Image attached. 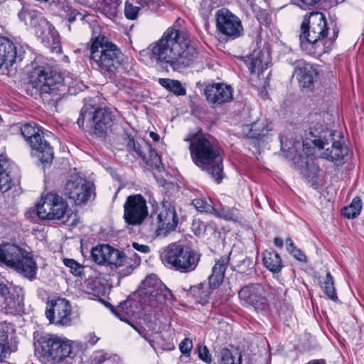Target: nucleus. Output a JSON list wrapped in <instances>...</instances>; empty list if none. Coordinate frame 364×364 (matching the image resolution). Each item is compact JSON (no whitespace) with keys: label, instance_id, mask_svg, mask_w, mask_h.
I'll return each instance as SVG.
<instances>
[{"label":"nucleus","instance_id":"nucleus-54","mask_svg":"<svg viewBox=\"0 0 364 364\" xmlns=\"http://www.w3.org/2000/svg\"><path fill=\"white\" fill-rule=\"evenodd\" d=\"M285 243H286L287 250L289 253L293 252V250H294L296 248V247L294 245V242L291 237L287 238Z\"/></svg>","mask_w":364,"mask_h":364},{"label":"nucleus","instance_id":"nucleus-46","mask_svg":"<svg viewBox=\"0 0 364 364\" xmlns=\"http://www.w3.org/2000/svg\"><path fill=\"white\" fill-rule=\"evenodd\" d=\"M292 4L301 9L311 10L316 9L323 0H291Z\"/></svg>","mask_w":364,"mask_h":364},{"label":"nucleus","instance_id":"nucleus-55","mask_svg":"<svg viewBox=\"0 0 364 364\" xmlns=\"http://www.w3.org/2000/svg\"><path fill=\"white\" fill-rule=\"evenodd\" d=\"M94 361L95 364H101L102 363H106L107 360L104 354L99 353L96 355Z\"/></svg>","mask_w":364,"mask_h":364},{"label":"nucleus","instance_id":"nucleus-62","mask_svg":"<svg viewBox=\"0 0 364 364\" xmlns=\"http://www.w3.org/2000/svg\"><path fill=\"white\" fill-rule=\"evenodd\" d=\"M146 341L148 340V337L146 336V335L145 333H144L142 336H141Z\"/></svg>","mask_w":364,"mask_h":364},{"label":"nucleus","instance_id":"nucleus-56","mask_svg":"<svg viewBox=\"0 0 364 364\" xmlns=\"http://www.w3.org/2000/svg\"><path fill=\"white\" fill-rule=\"evenodd\" d=\"M139 4L141 5V7L146 6L147 8H149L151 4H154V2L150 0H140L139 1Z\"/></svg>","mask_w":364,"mask_h":364},{"label":"nucleus","instance_id":"nucleus-14","mask_svg":"<svg viewBox=\"0 0 364 364\" xmlns=\"http://www.w3.org/2000/svg\"><path fill=\"white\" fill-rule=\"evenodd\" d=\"M68 204L63 198L55 193L43 196L41 203L36 206V213L43 220H60L65 214Z\"/></svg>","mask_w":364,"mask_h":364},{"label":"nucleus","instance_id":"nucleus-51","mask_svg":"<svg viewBox=\"0 0 364 364\" xmlns=\"http://www.w3.org/2000/svg\"><path fill=\"white\" fill-rule=\"evenodd\" d=\"M192 348H193V343H192V341L190 338L183 339L179 345V348H180L181 353L183 354L189 353L191 352Z\"/></svg>","mask_w":364,"mask_h":364},{"label":"nucleus","instance_id":"nucleus-44","mask_svg":"<svg viewBox=\"0 0 364 364\" xmlns=\"http://www.w3.org/2000/svg\"><path fill=\"white\" fill-rule=\"evenodd\" d=\"M40 132H41V129L31 123L25 124L21 128V134L28 143L33 138V136H36Z\"/></svg>","mask_w":364,"mask_h":364},{"label":"nucleus","instance_id":"nucleus-33","mask_svg":"<svg viewBox=\"0 0 364 364\" xmlns=\"http://www.w3.org/2000/svg\"><path fill=\"white\" fill-rule=\"evenodd\" d=\"M262 261L264 266L273 273H279L282 268L280 255L274 250H266L263 252Z\"/></svg>","mask_w":364,"mask_h":364},{"label":"nucleus","instance_id":"nucleus-8","mask_svg":"<svg viewBox=\"0 0 364 364\" xmlns=\"http://www.w3.org/2000/svg\"><path fill=\"white\" fill-rule=\"evenodd\" d=\"M92 259L99 264H107L111 267L124 268L120 272L122 277L130 274L140 263V258L134 254L133 257L125 256L124 253L109 245H102L92 250Z\"/></svg>","mask_w":364,"mask_h":364},{"label":"nucleus","instance_id":"nucleus-60","mask_svg":"<svg viewBox=\"0 0 364 364\" xmlns=\"http://www.w3.org/2000/svg\"><path fill=\"white\" fill-rule=\"evenodd\" d=\"M148 343L150 344V346L154 348V341L152 340H151L150 338H148L147 340Z\"/></svg>","mask_w":364,"mask_h":364},{"label":"nucleus","instance_id":"nucleus-4","mask_svg":"<svg viewBox=\"0 0 364 364\" xmlns=\"http://www.w3.org/2000/svg\"><path fill=\"white\" fill-rule=\"evenodd\" d=\"M193 162L220 183L223 177L222 159L217 143L212 137L198 136L190 144Z\"/></svg>","mask_w":364,"mask_h":364},{"label":"nucleus","instance_id":"nucleus-15","mask_svg":"<svg viewBox=\"0 0 364 364\" xmlns=\"http://www.w3.org/2000/svg\"><path fill=\"white\" fill-rule=\"evenodd\" d=\"M70 302L64 298L57 297L46 304V316L50 323L58 326H68L72 322Z\"/></svg>","mask_w":364,"mask_h":364},{"label":"nucleus","instance_id":"nucleus-48","mask_svg":"<svg viewBox=\"0 0 364 364\" xmlns=\"http://www.w3.org/2000/svg\"><path fill=\"white\" fill-rule=\"evenodd\" d=\"M140 6H134L131 1H127L124 6L125 16L129 19H135L137 16Z\"/></svg>","mask_w":364,"mask_h":364},{"label":"nucleus","instance_id":"nucleus-47","mask_svg":"<svg viewBox=\"0 0 364 364\" xmlns=\"http://www.w3.org/2000/svg\"><path fill=\"white\" fill-rule=\"evenodd\" d=\"M235 211L236 210L232 208L222 207L219 210L216 209V212H213V214L226 220H235L236 218Z\"/></svg>","mask_w":364,"mask_h":364},{"label":"nucleus","instance_id":"nucleus-35","mask_svg":"<svg viewBox=\"0 0 364 364\" xmlns=\"http://www.w3.org/2000/svg\"><path fill=\"white\" fill-rule=\"evenodd\" d=\"M52 4H53L56 9L60 12V15L64 16L68 18L69 22H73L76 19L77 15L79 13L73 9L66 0H58L57 1H53Z\"/></svg>","mask_w":364,"mask_h":364},{"label":"nucleus","instance_id":"nucleus-53","mask_svg":"<svg viewBox=\"0 0 364 364\" xmlns=\"http://www.w3.org/2000/svg\"><path fill=\"white\" fill-rule=\"evenodd\" d=\"M132 247L134 250L142 253H148L150 252V247L146 245H140L136 242H133Z\"/></svg>","mask_w":364,"mask_h":364},{"label":"nucleus","instance_id":"nucleus-17","mask_svg":"<svg viewBox=\"0 0 364 364\" xmlns=\"http://www.w3.org/2000/svg\"><path fill=\"white\" fill-rule=\"evenodd\" d=\"M151 230L156 236H166L175 230L178 225V218L173 206L171 204L164 205L158 214H152Z\"/></svg>","mask_w":364,"mask_h":364},{"label":"nucleus","instance_id":"nucleus-57","mask_svg":"<svg viewBox=\"0 0 364 364\" xmlns=\"http://www.w3.org/2000/svg\"><path fill=\"white\" fill-rule=\"evenodd\" d=\"M274 244L278 247H282L283 246L284 242L282 238L277 237L274 239Z\"/></svg>","mask_w":364,"mask_h":364},{"label":"nucleus","instance_id":"nucleus-37","mask_svg":"<svg viewBox=\"0 0 364 364\" xmlns=\"http://www.w3.org/2000/svg\"><path fill=\"white\" fill-rule=\"evenodd\" d=\"M211 287L208 284L200 283L197 286L191 287L190 289V294L196 299V301L200 304L205 302L208 298Z\"/></svg>","mask_w":364,"mask_h":364},{"label":"nucleus","instance_id":"nucleus-2","mask_svg":"<svg viewBox=\"0 0 364 364\" xmlns=\"http://www.w3.org/2000/svg\"><path fill=\"white\" fill-rule=\"evenodd\" d=\"M299 42L301 48L311 55L320 56L330 51L338 36V31H333L332 38H326L327 23L324 15L320 12H311L301 25Z\"/></svg>","mask_w":364,"mask_h":364},{"label":"nucleus","instance_id":"nucleus-31","mask_svg":"<svg viewBox=\"0 0 364 364\" xmlns=\"http://www.w3.org/2000/svg\"><path fill=\"white\" fill-rule=\"evenodd\" d=\"M122 0H93L95 9L109 19L115 18Z\"/></svg>","mask_w":364,"mask_h":364},{"label":"nucleus","instance_id":"nucleus-3","mask_svg":"<svg viewBox=\"0 0 364 364\" xmlns=\"http://www.w3.org/2000/svg\"><path fill=\"white\" fill-rule=\"evenodd\" d=\"M128 58L104 36L96 37L90 46V64L110 79L127 69Z\"/></svg>","mask_w":364,"mask_h":364},{"label":"nucleus","instance_id":"nucleus-32","mask_svg":"<svg viewBox=\"0 0 364 364\" xmlns=\"http://www.w3.org/2000/svg\"><path fill=\"white\" fill-rule=\"evenodd\" d=\"M21 250V247L14 244H0V263L11 267Z\"/></svg>","mask_w":364,"mask_h":364},{"label":"nucleus","instance_id":"nucleus-40","mask_svg":"<svg viewBox=\"0 0 364 364\" xmlns=\"http://www.w3.org/2000/svg\"><path fill=\"white\" fill-rule=\"evenodd\" d=\"M361 208V200L360 198L355 197L349 205L343 208L342 214L348 218H354L360 214Z\"/></svg>","mask_w":364,"mask_h":364},{"label":"nucleus","instance_id":"nucleus-61","mask_svg":"<svg viewBox=\"0 0 364 364\" xmlns=\"http://www.w3.org/2000/svg\"><path fill=\"white\" fill-rule=\"evenodd\" d=\"M149 51L148 50H143L140 52L141 55H144L145 53H148Z\"/></svg>","mask_w":364,"mask_h":364},{"label":"nucleus","instance_id":"nucleus-29","mask_svg":"<svg viewBox=\"0 0 364 364\" xmlns=\"http://www.w3.org/2000/svg\"><path fill=\"white\" fill-rule=\"evenodd\" d=\"M294 73L301 87L311 89L317 80L318 72L310 63L299 60L296 62Z\"/></svg>","mask_w":364,"mask_h":364},{"label":"nucleus","instance_id":"nucleus-50","mask_svg":"<svg viewBox=\"0 0 364 364\" xmlns=\"http://www.w3.org/2000/svg\"><path fill=\"white\" fill-rule=\"evenodd\" d=\"M198 357L200 359L206 363H210L212 361V357L208 348L205 346H200L198 347Z\"/></svg>","mask_w":364,"mask_h":364},{"label":"nucleus","instance_id":"nucleus-25","mask_svg":"<svg viewBox=\"0 0 364 364\" xmlns=\"http://www.w3.org/2000/svg\"><path fill=\"white\" fill-rule=\"evenodd\" d=\"M11 268L30 281L36 277L38 272V265L33 254L22 248Z\"/></svg>","mask_w":364,"mask_h":364},{"label":"nucleus","instance_id":"nucleus-43","mask_svg":"<svg viewBox=\"0 0 364 364\" xmlns=\"http://www.w3.org/2000/svg\"><path fill=\"white\" fill-rule=\"evenodd\" d=\"M63 264L69 269L70 273L75 277H81L83 274L84 266L77 262L73 259L65 258L63 259Z\"/></svg>","mask_w":364,"mask_h":364},{"label":"nucleus","instance_id":"nucleus-21","mask_svg":"<svg viewBox=\"0 0 364 364\" xmlns=\"http://www.w3.org/2000/svg\"><path fill=\"white\" fill-rule=\"evenodd\" d=\"M24 23L36 28V33L49 40L50 36L55 42L58 32L55 28L43 17L41 13L35 10L21 11L18 14Z\"/></svg>","mask_w":364,"mask_h":364},{"label":"nucleus","instance_id":"nucleus-20","mask_svg":"<svg viewBox=\"0 0 364 364\" xmlns=\"http://www.w3.org/2000/svg\"><path fill=\"white\" fill-rule=\"evenodd\" d=\"M65 193L77 205L86 202L92 193V185L79 173L70 176L65 186Z\"/></svg>","mask_w":364,"mask_h":364},{"label":"nucleus","instance_id":"nucleus-49","mask_svg":"<svg viewBox=\"0 0 364 364\" xmlns=\"http://www.w3.org/2000/svg\"><path fill=\"white\" fill-rule=\"evenodd\" d=\"M144 143L146 142L144 141ZM128 146L133 148L134 151L141 156L143 160H145L147 151L144 149V144H143V145H140L138 142H136L133 139H132L128 141Z\"/></svg>","mask_w":364,"mask_h":364},{"label":"nucleus","instance_id":"nucleus-1","mask_svg":"<svg viewBox=\"0 0 364 364\" xmlns=\"http://www.w3.org/2000/svg\"><path fill=\"white\" fill-rule=\"evenodd\" d=\"M150 47L151 58L174 71L191 66L198 58L196 46L188 35L174 28H168Z\"/></svg>","mask_w":364,"mask_h":364},{"label":"nucleus","instance_id":"nucleus-13","mask_svg":"<svg viewBox=\"0 0 364 364\" xmlns=\"http://www.w3.org/2000/svg\"><path fill=\"white\" fill-rule=\"evenodd\" d=\"M281 146L282 149L285 150V147L287 148L288 152L291 155H294V160L297 164V168L300 171L301 173L305 177L309 183H311V186L314 189H318L320 186L318 181V173L320 171L318 166L315 163L312 157L302 156L299 150L301 146H304V144H301L300 141H296L291 146H289L284 144L283 138H281Z\"/></svg>","mask_w":364,"mask_h":364},{"label":"nucleus","instance_id":"nucleus-22","mask_svg":"<svg viewBox=\"0 0 364 364\" xmlns=\"http://www.w3.org/2000/svg\"><path fill=\"white\" fill-rule=\"evenodd\" d=\"M23 293L21 288L0 284V311L6 314L18 313L22 310Z\"/></svg>","mask_w":364,"mask_h":364},{"label":"nucleus","instance_id":"nucleus-18","mask_svg":"<svg viewBox=\"0 0 364 364\" xmlns=\"http://www.w3.org/2000/svg\"><path fill=\"white\" fill-rule=\"evenodd\" d=\"M333 132L326 130L323 135L312 140L313 144L318 148L323 149L321 156L331 161H340L348 154V148L340 141H335L333 139Z\"/></svg>","mask_w":364,"mask_h":364},{"label":"nucleus","instance_id":"nucleus-7","mask_svg":"<svg viewBox=\"0 0 364 364\" xmlns=\"http://www.w3.org/2000/svg\"><path fill=\"white\" fill-rule=\"evenodd\" d=\"M161 259L175 271L188 273L196 269L200 256L191 247L173 242L163 249Z\"/></svg>","mask_w":364,"mask_h":364},{"label":"nucleus","instance_id":"nucleus-26","mask_svg":"<svg viewBox=\"0 0 364 364\" xmlns=\"http://www.w3.org/2000/svg\"><path fill=\"white\" fill-rule=\"evenodd\" d=\"M204 94L213 107L228 102L232 99V89L223 83H213L206 85Z\"/></svg>","mask_w":364,"mask_h":364},{"label":"nucleus","instance_id":"nucleus-9","mask_svg":"<svg viewBox=\"0 0 364 364\" xmlns=\"http://www.w3.org/2000/svg\"><path fill=\"white\" fill-rule=\"evenodd\" d=\"M92 107L84 106L80 113L77 124L82 128L87 122L88 132L97 137L105 135L113 124L112 112L106 108H98L92 111Z\"/></svg>","mask_w":364,"mask_h":364},{"label":"nucleus","instance_id":"nucleus-42","mask_svg":"<svg viewBox=\"0 0 364 364\" xmlns=\"http://www.w3.org/2000/svg\"><path fill=\"white\" fill-rule=\"evenodd\" d=\"M241 359L242 356L238 353L233 355L228 349H223L220 364H241Z\"/></svg>","mask_w":364,"mask_h":364},{"label":"nucleus","instance_id":"nucleus-12","mask_svg":"<svg viewBox=\"0 0 364 364\" xmlns=\"http://www.w3.org/2000/svg\"><path fill=\"white\" fill-rule=\"evenodd\" d=\"M245 63L252 75L251 78L252 85L259 87L257 80H262V87L260 90V95L262 97L267 95L266 87L269 85L267 76H264V72L268 68L271 62L270 55L267 49L255 50L252 53L246 56L244 59Z\"/></svg>","mask_w":364,"mask_h":364},{"label":"nucleus","instance_id":"nucleus-59","mask_svg":"<svg viewBox=\"0 0 364 364\" xmlns=\"http://www.w3.org/2000/svg\"><path fill=\"white\" fill-rule=\"evenodd\" d=\"M149 136L154 141H158L159 140V136L158 134L154 132H149Z\"/></svg>","mask_w":364,"mask_h":364},{"label":"nucleus","instance_id":"nucleus-58","mask_svg":"<svg viewBox=\"0 0 364 364\" xmlns=\"http://www.w3.org/2000/svg\"><path fill=\"white\" fill-rule=\"evenodd\" d=\"M98 340H99V338H97L95 334L90 335L89 343L91 345H95L97 342Z\"/></svg>","mask_w":364,"mask_h":364},{"label":"nucleus","instance_id":"nucleus-63","mask_svg":"<svg viewBox=\"0 0 364 364\" xmlns=\"http://www.w3.org/2000/svg\"><path fill=\"white\" fill-rule=\"evenodd\" d=\"M135 329L139 332V333L142 336L144 334L143 332L140 331L139 330H138L137 328H135Z\"/></svg>","mask_w":364,"mask_h":364},{"label":"nucleus","instance_id":"nucleus-11","mask_svg":"<svg viewBox=\"0 0 364 364\" xmlns=\"http://www.w3.org/2000/svg\"><path fill=\"white\" fill-rule=\"evenodd\" d=\"M165 287L156 275L146 277L141 282L136 291V296H141L142 302L151 306L154 313L159 312L166 303Z\"/></svg>","mask_w":364,"mask_h":364},{"label":"nucleus","instance_id":"nucleus-52","mask_svg":"<svg viewBox=\"0 0 364 364\" xmlns=\"http://www.w3.org/2000/svg\"><path fill=\"white\" fill-rule=\"evenodd\" d=\"M296 259L300 262H306V257L303 251L297 247L290 253Z\"/></svg>","mask_w":364,"mask_h":364},{"label":"nucleus","instance_id":"nucleus-45","mask_svg":"<svg viewBox=\"0 0 364 364\" xmlns=\"http://www.w3.org/2000/svg\"><path fill=\"white\" fill-rule=\"evenodd\" d=\"M193 205L200 212L213 213L216 212V208L201 198H196L192 201Z\"/></svg>","mask_w":364,"mask_h":364},{"label":"nucleus","instance_id":"nucleus-27","mask_svg":"<svg viewBox=\"0 0 364 364\" xmlns=\"http://www.w3.org/2000/svg\"><path fill=\"white\" fill-rule=\"evenodd\" d=\"M141 301V297L137 296L136 292H135L132 296H129L126 301L120 303L117 308L116 314L122 321H125L126 319L120 316V312L124 313L126 315L129 316H137L141 313V311H144L148 314L154 312V310L151 309V306L149 305L148 302L145 304Z\"/></svg>","mask_w":364,"mask_h":364},{"label":"nucleus","instance_id":"nucleus-6","mask_svg":"<svg viewBox=\"0 0 364 364\" xmlns=\"http://www.w3.org/2000/svg\"><path fill=\"white\" fill-rule=\"evenodd\" d=\"M29 82L39 90L43 100H46L50 95L51 98L48 100L53 102L60 99V94L58 92L64 87V79L61 75L48 65L33 67Z\"/></svg>","mask_w":364,"mask_h":364},{"label":"nucleus","instance_id":"nucleus-38","mask_svg":"<svg viewBox=\"0 0 364 364\" xmlns=\"http://www.w3.org/2000/svg\"><path fill=\"white\" fill-rule=\"evenodd\" d=\"M271 130L272 129L269 128L266 123L255 122L251 124L248 136L250 138L260 139L267 136Z\"/></svg>","mask_w":364,"mask_h":364},{"label":"nucleus","instance_id":"nucleus-30","mask_svg":"<svg viewBox=\"0 0 364 364\" xmlns=\"http://www.w3.org/2000/svg\"><path fill=\"white\" fill-rule=\"evenodd\" d=\"M230 255L231 252L215 260V263L212 269V274L208 277L211 289L216 288L223 281L225 271L229 265Z\"/></svg>","mask_w":364,"mask_h":364},{"label":"nucleus","instance_id":"nucleus-28","mask_svg":"<svg viewBox=\"0 0 364 364\" xmlns=\"http://www.w3.org/2000/svg\"><path fill=\"white\" fill-rule=\"evenodd\" d=\"M28 144L36 155L43 164H49L53 159V149L50 143L45 139L44 133L41 130L29 141Z\"/></svg>","mask_w":364,"mask_h":364},{"label":"nucleus","instance_id":"nucleus-5","mask_svg":"<svg viewBox=\"0 0 364 364\" xmlns=\"http://www.w3.org/2000/svg\"><path fill=\"white\" fill-rule=\"evenodd\" d=\"M41 354L53 364H80V358L73 350L69 340L54 335H46L38 340Z\"/></svg>","mask_w":364,"mask_h":364},{"label":"nucleus","instance_id":"nucleus-24","mask_svg":"<svg viewBox=\"0 0 364 364\" xmlns=\"http://www.w3.org/2000/svg\"><path fill=\"white\" fill-rule=\"evenodd\" d=\"M24 51L12 41L0 37V69L4 67L9 69L14 63L22 60Z\"/></svg>","mask_w":364,"mask_h":364},{"label":"nucleus","instance_id":"nucleus-19","mask_svg":"<svg viewBox=\"0 0 364 364\" xmlns=\"http://www.w3.org/2000/svg\"><path fill=\"white\" fill-rule=\"evenodd\" d=\"M216 26L224 36L235 39L243 33L240 19L227 9H220L215 14Z\"/></svg>","mask_w":364,"mask_h":364},{"label":"nucleus","instance_id":"nucleus-34","mask_svg":"<svg viewBox=\"0 0 364 364\" xmlns=\"http://www.w3.org/2000/svg\"><path fill=\"white\" fill-rule=\"evenodd\" d=\"M144 149H146L149 154L148 158L146 157L144 160L147 166H149L151 170H156L159 172L164 170V167L162 165L161 157L156 151L151 147L149 143H144Z\"/></svg>","mask_w":364,"mask_h":364},{"label":"nucleus","instance_id":"nucleus-23","mask_svg":"<svg viewBox=\"0 0 364 364\" xmlns=\"http://www.w3.org/2000/svg\"><path fill=\"white\" fill-rule=\"evenodd\" d=\"M14 165L6 157L0 156V191H11L13 197L21 194L22 188L18 179H12L11 173Z\"/></svg>","mask_w":364,"mask_h":364},{"label":"nucleus","instance_id":"nucleus-41","mask_svg":"<svg viewBox=\"0 0 364 364\" xmlns=\"http://www.w3.org/2000/svg\"><path fill=\"white\" fill-rule=\"evenodd\" d=\"M321 288L329 299L333 301H338L333 279L330 272H327L325 280L321 284Z\"/></svg>","mask_w":364,"mask_h":364},{"label":"nucleus","instance_id":"nucleus-39","mask_svg":"<svg viewBox=\"0 0 364 364\" xmlns=\"http://www.w3.org/2000/svg\"><path fill=\"white\" fill-rule=\"evenodd\" d=\"M159 83L176 95H185L186 93V89L178 80L161 78L159 79Z\"/></svg>","mask_w":364,"mask_h":364},{"label":"nucleus","instance_id":"nucleus-64","mask_svg":"<svg viewBox=\"0 0 364 364\" xmlns=\"http://www.w3.org/2000/svg\"><path fill=\"white\" fill-rule=\"evenodd\" d=\"M344 0H336V3L338 4V3H341L343 2Z\"/></svg>","mask_w":364,"mask_h":364},{"label":"nucleus","instance_id":"nucleus-36","mask_svg":"<svg viewBox=\"0 0 364 364\" xmlns=\"http://www.w3.org/2000/svg\"><path fill=\"white\" fill-rule=\"evenodd\" d=\"M16 350V346H12L9 341L7 332L4 329H0V362Z\"/></svg>","mask_w":364,"mask_h":364},{"label":"nucleus","instance_id":"nucleus-16","mask_svg":"<svg viewBox=\"0 0 364 364\" xmlns=\"http://www.w3.org/2000/svg\"><path fill=\"white\" fill-rule=\"evenodd\" d=\"M123 207V218L129 225H140L148 216L146 200L140 194L128 196Z\"/></svg>","mask_w":364,"mask_h":364},{"label":"nucleus","instance_id":"nucleus-10","mask_svg":"<svg viewBox=\"0 0 364 364\" xmlns=\"http://www.w3.org/2000/svg\"><path fill=\"white\" fill-rule=\"evenodd\" d=\"M245 305L252 306L257 311H263L274 299V291L268 286L250 284L242 287L238 292Z\"/></svg>","mask_w":364,"mask_h":364}]
</instances>
